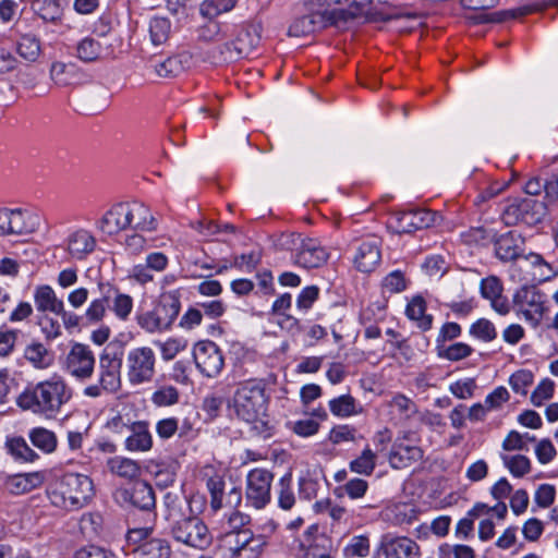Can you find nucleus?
Wrapping results in <instances>:
<instances>
[{"instance_id":"obj_34","label":"nucleus","mask_w":558,"mask_h":558,"mask_svg":"<svg viewBox=\"0 0 558 558\" xmlns=\"http://www.w3.org/2000/svg\"><path fill=\"white\" fill-rule=\"evenodd\" d=\"M417 511L414 506L407 502H398L386 508L385 517L396 525L410 524L416 519Z\"/></svg>"},{"instance_id":"obj_5","label":"nucleus","mask_w":558,"mask_h":558,"mask_svg":"<svg viewBox=\"0 0 558 558\" xmlns=\"http://www.w3.org/2000/svg\"><path fill=\"white\" fill-rule=\"evenodd\" d=\"M180 308L179 293L177 291L165 292L150 311L137 314L136 322L148 333H161L173 325Z\"/></svg>"},{"instance_id":"obj_9","label":"nucleus","mask_w":558,"mask_h":558,"mask_svg":"<svg viewBox=\"0 0 558 558\" xmlns=\"http://www.w3.org/2000/svg\"><path fill=\"white\" fill-rule=\"evenodd\" d=\"M512 305L517 315L533 328L538 327L547 311L545 294L531 286H523L514 292Z\"/></svg>"},{"instance_id":"obj_3","label":"nucleus","mask_w":558,"mask_h":558,"mask_svg":"<svg viewBox=\"0 0 558 558\" xmlns=\"http://www.w3.org/2000/svg\"><path fill=\"white\" fill-rule=\"evenodd\" d=\"M267 404L265 384L258 379L239 384L232 398V407L238 417L251 424L265 438L270 436V427L266 421Z\"/></svg>"},{"instance_id":"obj_10","label":"nucleus","mask_w":558,"mask_h":558,"mask_svg":"<svg viewBox=\"0 0 558 558\" xmlns=\"http://www.w3.org/2000/svg\"><path fill=\"white\" fill-rule=\"evenodd\" d=\"M40 216L28 209L0 208V236L27 235L38 230Z\"/></svg>"},{"instance_id":"obj_21","label":"nucleus","mask_w":558,"mask_h":558,"mask_svg":"<svg viewBox=\"0 0 558 558\" xmlns=\"http://www.w3.org/2000/svg\"><path fill=\"white\" fill-rule=\"evenodd\" d=\"M63 247L70 259L83 260L92 254L96 247V239L84 229L72 231L64 240Z\"/></svg>"},{"instance_id":"obj_55","label":"nucleus","mask_w":558,"mask_h":558,"mask_svg":"<svg viewBox=\"0 0 558 558\" xmlns=\"http://www.w3.org/2000/svg\"><path fill=\"white\" fill-rule=\"evenodd\" d=\"M555 383L549 378L542 379L531 393V402L535 407H542L545 401L553 398Z\"/></svg>"},{"instance_id":"obj_51","label":"nucleus","mask_w":558,"mask_h":558,"mask_svg":"<svg viewBox=\"0 0 558 558\" xmlns=\"http://www.w3.org/2000/svg\"><path fill=\"white\" fill-rule=\"evenodd\" d=\"M109 307L119 319L126 320L133 310V299L129 294L113 291Z\"/></svg>"},{"instance_id":"obj_58","label":"nucleus","mask_w":558,"mask_h":558,"mask_svg":"<svg viewBox=\"0 0 558 558\" xmlns=\"http://www.w3.org/2000/svg\"><path fill=\"white\" fill-rule=\"evenodd\" d=\"M350 557H366L369 554V539L366 535H356L351 538L344 548Z\"/></svg>"},{"instance_id":"obj_57","label":"nucleus","mask_w":558,"mask_h":558,"mask_svg":"<svg viewBox=\"0 0 558 558\" xmlns=\"http://www.w3.org/2000/svg\"><path fill=\"white\" fill-rule=\"evenodd\" d=\"M477 389L474 378H463L452 383L449 386V391L458 399L472 398Z\"/></svg>"},{"instance_id":"obj_19","label":"nucleus","mask_w":558,"mask_h":558,"mask_svg":"<svg viewBox=\"0 0 558 558\" xmlns=\"http://www.w3.org/2000/svg\"><path fill=\"white\" fill-rule=\"evenodd\" d=\"M439 218L436 213L428 209L411 210L397 215L395 228L399 233H411L435 226Z\"/></svg>"},{"instance_id":"obj_49","label":"nucleus","mask_w":558,"mask_h":558,"mask_svg":"<svg viewBox=\"0 0 558 558\" xmlns=\"http://www.w3.org/2000/svg\"><path fill=\"white\" fill-rule=\"evenodd\" d=\"M25 359L36 368H47L51 360L48 354V350L43 343L34 342L25 348Z\"/></svg>"},{"instance_id":"obj_13","label":"nucleus","mask_w":558,"mask_h":558,"mask_svg":"<svg viewBox=\"0 0 558 558\" xmlns=\"http://www.w3.org/2000/svg\"><path fill=\"white\" fill-rule=\"evenodd\" d=\"M274 475L266 469H253L246 475L245 498L255 509H263L271 499Z\"/></svg>"},{"instance_id":"obj_31","label":"nucleus","mask_w":558,"mask_h":558,"mask_svg":"<svg viewBox=\"0 0 558 558\" xmlns=\"http://www.w3.org/2000/svg\"><path fill=\"white\" fill-rule=\"evenodd\" d=\"M426 302L421 295L413 296L409 302L405 314L409 319L416 322L417 327L426 331L432 328L433 316L425 314Z\"/></svg>"},{"instance_id":"obj_7","label":"nucleus","mask_w":558,"mask_h":558,"mask_svg":"<svg viewBox=\"0 0 558 558\" xmlns=\"http://www.w3.org/2000/svg\"><path fill=\"white\" fill-rule=\"evenodd\" d=\"M311 13L294 19L289 28L288 35L291 37H303L314 33L316 29L325 27L328 24L341 25L354 16L348 10H316L310 9Z\"/></svg>"},{"instance_id":"obj_32","label":"nucleus","mask_w":558,"mask_h":558,"mask_svg":"<svg viewBox=\"0 0 558 558\" xmlns=\"http://www.w3.org/2000/svg\"><path fill=\"white\" fill-rule=\"evenodd\" d=\"M137 558H170L171 547L166 539L151 538L135 548Z\"/></svg>"},{"instance_id":"obj_41","label":"nucleus","mask_w":558,"mask_h":558,"mask_svg":"<svg viewBox=\"0 0 558 558\" xmlns=\"http://www.w3.org/2000/svg\"><path fill=\"white\" fill-rule=\"evenodd\" d=\"M149 38L153 45L159 46L165 44L171 33V22L168 17L154 16L148 23Z\"/></svg>"},{"instance_id":"obj_28","label":"nucleus","mask_w":558,"mask_h":558,"mask_svg":"<svg viewBox=\"0 0 558 558\" xmlns=\"http://www.w3.org/2000/svg\"><path fill=\"white\" fill-rule=\"evenodd\" d=\"M192 57L187 52L171 56L155 65V72L159 77L170 78L183 73L191 64Z\"/></svg>"},{"instance_id":"obj_42","label":"nucleus","mask_w":558,"mask_h":558,"mask_svg":"<svg viewBox=\"0 0 558 558\" xmlns=\"http://www.w3.org/2000/svg\"><path fill=\"white\" fill-rule=\"evenodd\" d=\"M102 50L97 39L85 37L77 43L76 57L85 63L96 62L100 59Z\"/></svg>"},{"instance_id":"obj_8","label":"nucleus","mask_w":558,"mask_h":558,"mask_svg":"<svg viewBox=\"0 0 558 558\" xmlns=\"http://www.w3.org/2000/svg\"><path fill=\"white\" fill-rule=\"evenodd\" d=\"M156 353L147 345L135 347L128 351L125 375L131 385L150 383L156 373Z\"/></svg>"},{"instance_id":"obj_53","label":"nucleus","mask_w":558,"mask_h":558,"mask_svg":"<svg viewBox=\"0 0 558 558\" xmlns=\"http://www.w3.org/2000/svg\"><path fill=\"white\" fill-rule=\"evenodd\" d=\"M470 335L482 341L489 342L497 337V331L490 320L486 318H480L471 325Z\"/></svg>"},{"instance_id":"obj_11","label":"nucleus","mask_w":558,"mask_h":558,"mask_svg":"<svg viewBox=\"0 0 558 558\" xmlns=\"http://www.w3.org/2000/svg\"><path fill=\"white\" fill-rule=\"evenodd\" d=\"M423 457L424 451L418 445L416 434L405 432L395 439L388 461L391 468L401 470L422 461Z\"/></svg>"},{"instance_id":"obj_14","label":"nucleus","mask_w":558,"mask_h":558,"mask_svg":"<svg viewBox=\"0 0 558 558\" xmlns=\"http://www.w3.org/2000/svg\"><path fill=\"white\" fill-rule=\"evenodd\" d=\"M543 209V204L532 198H514L502 209L501 219L507 226L533 225L541 220Z\"/></svg>"},{"instance_id":"obj_30","label":"nucleus","mask_w":558,"mask_h":558,"mask_svg":"<svg viewBox=\"0 0 558 558\" xmlns=\"http://www.w3.org/2000/svg\"><path fill=\"white\" fill-rule=\"evenodd\" d=\"M107 468L112 474L126 480L136 478L141 473L137 461L121 456L108 459Z\"/></svg>"},{"instance_id":"obj_12","label":"nucleus","mask_w":558,"mask_h":558,"mask_svg":"<svg viewBox=\"0 0 558 558\" xmlns=\"http://www.w3.org/2000/svg\"><path fill=\"white\" fill-rule=\"evenodd\" d=\"M95 354L93 350L84 343H74L71 345L63 362L64 371L73 378L85 381L92 378L95 371Z\"/></svg>"},{"instance_id":"obj_45","label":"nucleus","mask_w":558,"mask_h":558,"mask_svg":"<svg viewBox=\"0 0 558 558\" xmlns=\"http://www.w3.org/2000/svg\"><path fill=\"white\" fill-rule=\"evenodd\" d=\"M329 409L336 416L348 417L361 413L362 408L350 395H342L329 401Z\"/></svg>"},{"instance_id":"obj_20","label":"nucleus","mask_w":558,"mask_h":558,"mask_svg":"<svg viewBox=\"0 0 558 558\" xmlns=\"http://www.w3.org/2000/svg\"><path fill=\"white\" fill-rule=\"evenodd\" d=\"M420 546L405 536L386 538L381 542L376 558H418Z\"/></svg>"},{"instance_id":"obj_37","label":"nucleus","mask_w":558,"mask_h":558,"mask_svg":"<svg viewBox=\"0 0 558 558\" xmlns=\"http://www.w3.org/2000/svg\"><path fill=\"white\" fill-rule=\"evenodd\" d=\"M28 437L32 444L45 453H52L57 449L58 439L56 434L45 427L33 428Z\"/></svg>"},{"instance_id":"obj_43","label":"nucleus","mask_w":558,"mask_h":558,"mask_svg":"<svg viewBox=\"0 0 558 558\" xmlns=\"http://www.w3.org/2000/svg\"><path fill=\"white\" fill-rule=\"evenodd\" d=\"M211 468L205 469V476H208L207 480V488L210 493V506L217 511L222 507V496L225 489V481L223 477L217 473H214Z\"/></svg>"},{"instance_id":"obj_2","label":"nucleus","mask_w":558,"mask_h":558,"mask_svg":"<svg viewBox=\"0 0 558 558\" xmlns=\"http://www.w3.org/2000/svg\"><path fill=\"white\" fill-rule=\"evenodd\" d=\"M248 517L240 511H233L228 518L230 531L218 537L217 549L221 558H259L267 545L264 535L255 534L244 526ZM199 558H214L205 555Z\"/></svg>"},{"instance_id":"obj_18","label":"nucleus","mask_w":558,"mask_h":558,"mask_svg":"<svg viewBox=\"0 0 558 558\" xmlns=\"http://www.w3.org/2000/svg\"><path fill=\"white\" fill-rule=\"evenodd\" d=\"M121 360L114 352L105 349L99 356V383L107 392H117L121 388Z\"/></svg>"},{"instance_id":"obj_39","label":"nucleus","mask_w":558,"mask_h":558,"mask_svg":"<svg viewBox=\"0 0 558 558\" xmlns=\"http://www.w3.org/2000/svg\"><path fill=\"white\" fill-rule=\"evenodd\" d=\"M504 466L514 477H523L531 472V461L523 454H510L500 452L499 454Z\"/></svg>"},{"instance_id":"obj_15","label":"nucleus","mask_w":558,"mask_h":558,"mask_svg":"<svg viewBox=\"0 0 558 558\" xmlns=\"http://www.w3.org/2000/svg\"><path fill=\"white\" fill-rule=\"evenodd\" d=\"M193 359L198 371L207 377H216L225 364L221 350L209 340L199 341L194 345Z\"/></svg>"},{"instance_id":"obj_48","label":"nucleus","mask_w":558,"mask_h":558,"mask_svg":"<svg viewBox=\"0 0 558 558\" xmlns=\"http://www.w3.org/2000/svg\"><path fill=\"white\" fill-rule=\"evenodd\" d=\"M376 453L368 447H366L359 457L353 459L349 468L351 472L360 475H371L376 466Z\"/></svg>"},{"instance_id":"obj_35","label":"nucleus","mask_w":558,"mask_h":558,"mask_svg":"<svg viewBox=\"0 0 558 558\" xmlns=\"http://www.w3.org/2000/svg\"><path fill=\"white\" fill-rule=\"evenodd\" d=\"M388 408L390 414L399 421L410 420L417 412L414 401L402 393L395 395L388 402Z\"/></svg>"},{"instance_id":"obj_64","label":"nucleus","mask_w":558,"mask_h":558,"mask_svg":"<svg viewBox=\"0 0 558 558\" xmlns=\"http://www.w3.org/2000/svg\"><path fill=\"white\" fill-rule=\"evenodd\" d=\"M73 558H118L114 553L111 550L96 546V545H88L84 546L80 549H77L74 553Z\"/></svg>"},{"instance_id":"obj_54","label":"nucleus","mask_w":558,"mask_h":558,"mask_svg":"<svg viewBox=\"0 0 558 558\" xmlns=\"http://www.w3.org/2000/svg\"><path fill=\"white\" fill-rule=\"evenodd\" d=\"M526 440L534 441L535 437L529 436V434L522 435L517 430H511L502 440L501 448L506 453L511 451H521L526 449Z\"/></svg>"},{"instance_id":"obj_59","label":"nucleus","mask_w":558,"mask_h":558,"mask_svg":"<svg viewBox=\"0 0 558 558\" xmlns=\"http://www.w3.org/2000/svg\"><path fill=\"white\" fill-rule=\"evenodd\" d=\"M440 558H449L453 555L454 558H475V551L471 546L468 545H449L442 544L439 546Z\"/></svg>"},{"instance_id":"obj_40","label":"nucleus","mask_w":558,"mask_h":558,"mask_svg":"<svg viewBox=\"0 0 558 558\" xmlns=\"http://www.w3.org/2000/svg\"><path fill=\"white\" fill-rule=\"evenodd\" d=\"M131 502L143 510H150L155 507V494L153 487L145 482L134 485L130 496Z\"/></svg>"},{"instance_id":"obj_62","label":"nucleus","mask_w":558,"mask_h":558,"mask_svg":"<svg viewBox=\"0 0 558 558\" xmlns=\"http://www.w3.org/2000/svg\"><path fill=\"white\" fill-rule=\"evenodd\" d=\"M328 541L324 537H317L308 545L303 553V558H331L330 549L326 545Z\"/></svg>"},{"instance_id":"obj_26","label":"nucleus","mask_w":558,"mask_h":558,"mask_svg":"<svg viewBox=\"0 0 558 558\" xmlns=\"http://www.w3.org/2000/svg\"><path fill=\"white\" fill-rule=\"evenodd\" d=\"M44 478L40 472L14 474L5 478L4 487L12 495H22L39 487Z\"/></svg>"},{"instance_id":"obj_33","label":"nucleus","mask_w":558,"mask_h":558,"mask_svg":"<svg viewBox=\"0 0 558 558\" xmlns=\"http://www.w3.org/2000/svg\"><path fill=\"white\" fill-rule=\"evenodd\" d=\"M368 0H304L306 9H317L326 7L325 10L341 9L348 10L356 16V13L365 5Z\"/></svg>"},{"instance_id":"obj_27","label":"nucleus","mask_w":558,"mask_h":558,"mask_svg":"<svg viewBox=\"0 0 558 558\" xmlns=\"http://www.w3.org/2000/svg\"><path fill=\"white\" fill-rule=\"evenodd\" d=\"M129 228L143 231H151L156 229V219L150 209L140 202L128 203Z\"/></svg>"},{"instance_id":"obj_4","label":"nucleus","mask_w":558,"mask_h":558,"mask_svg":"<svg viewBox=\"0 0 558 558\" xmlns=\"http://www.w3.org/2000/svg\"><path fill=\"white\" fill-rule=\"evenodd\" d=\"M94 496V484L89 476L65 473L51 484L48 490L50 502L65 510L86 506Z\"/></svg>"},{"instance_id":"obj_6","label":"nucleus","mask_w":558,"mask_h":558,"mask_svg":"<svg viewBox=\"0 0 558 558\" xmlns=\"http://www.w3.org/2000/svg\"><path fill=\"white\" fill-rule=\"evenodd\" d=\"M170 533L177 543L195 550L208 549L214 541L207 524L195 515L175 520L171 525Z\"/></svg>"},{"instance_id":"obj_52","label":"nucleus","mask_w":558,"mask_h":558,"mask_svg":"<svg viewBox=\"0 0 558 558\" xmlns=\"http://www.w3.org/2000/svg\"><path fill=\"white\" fill-rule=\"evenodd\" d=\"M33 10L45 21H56L60 17L61 5L59 0H33Z\"/></svg>"},{"instance_id":"obj_50","label":"nucleus","mask_w":558,"mask_h":558,"mask_svg":"<svg viewBox=\"0 0 558 558\" xmlns=\"http://www.w3.org/2000/svg\"><path fill=\"white\" fill-rule=\"evenodd\" d=\"M534 383V373L530 369L521 368L510 375L508 384L514 393L526 396L529 388Z\"/></svg>"},{"instance_id":"obj_60","label":"nucleus","mask_w":558,"mask_h":558,"mask_svg":"<svg viewBox=\"0 0 558 558\" xmlns=\"http://www.w3.org/2000/svg\"><path fill=\"white\" fill-rule=\"evenodd\" d=\"M279 507L283 510H290L295 504V497L291 488V476H284L280 480V492L278 497Z\"/></svg>"},{"instance_id":"obj_24","label":"nucleus","mask_w":558,"mask_h":558,"mask_svg":"<svg viewBox=\"0 0 558 558\" xmlns=\"http://www.w3.org/2000/svg\"><path fill=\"white\" fill-rule=\"evenodd\" d=\"M129 228L128 203L112 206L99 221V229L107 234H116Z\"/></svg>"},{"instance_id":"obj_17","label":"nucleus","mask_w":558,"mask_h":558,"mask_svg":"<svg viewBox=\"0 0 558 558\" xmlns=\"http://www.w3.org/2000/svg\"><path fill=\"white\" fill-rule=\"evenodd\" d=\"M518 268L526 270L531 268L532 276L525 274H514L513 277L520 280L545 282L554 279L558 275V270L547 263L539 254L531 253L518 259Z\"/></svg>"},{"instance_id":"obj_25","label":"nucleus","mask_w":558,"mask_h":558,"mask_svg":"<svg viewBox=\"0 0 558 558\" xmlns=\"http://www.w3.org/2000/svg\"><path fill=\"white\" fill-rule=\"evenodd\" d=\"M131 434L126 437L124 446L128 451L146 452L153 447V436L148 423L145 421L134 422L130 426Z\"/></svg>"},{"instance_id":"obj_29","label":"nucleus","mask_w":558,"mask_h":558,"mask_svg":"<svg viewBox=\"0 0 558 558\" xmlns=\"http://www.w3.org/2000/svg\"><path fill=\"white\" fill-rule=\"evenodd\" d=\"M34 302L38 312H50L56 315L63 312L64 303L50 286H38L34 292Z\"/></svg>"},{"instance_id":"obj_63","label":"nucleus","mask_w":558,"mask_h":558,"mask_svg":"<svg viewBox=\"0 0 558 558\" xmlns=\"http://www.w3.org/2000/svg\"><path fill=\"white\" fill-rule=\"evenodd\" d=\"M220 53L225 61L232 62L245 57L248 53V50L241 45L240 39H236L235 41L226 43L220 48Z\"/></svg>"},{"instance_id":"obj_44","label":"nucleus","mask_w":558,"mask_h":558,"mask_svg":"<svg viewBox=\"0 0 558 558\" xmlns=\"http://www.w3.org/2000/svg\"><path fill=\"white\" fill-rule=\"evenodd\" d=\"M110 306V294H104L100 298H96L90 301L87 308L84 312L83 318L89 325L100 323Z\"/></svg>"},{"instance_id":"obj_23","label":"nucleus","mask_w":558,"mask_h":558,"mask_svg":"<svg viewBox=\"0 0 558 558\" xmlns=\"http://www.w3.org/2000/svg\"><path fill=\"white\" fill-rule=\"evenodd\" d=\"M481 294L484 299L488 300L490 306L500 315H507L510 311V305L506 296L502 295V283L495 277L490 276L481 281Z\"/></svg>"},{"instance_id":"obj_16","label":"nucleus","mask_w":558,"mask_h":558,"mask_svg":"<svg viewBox=\"0 0 558 558\" xmlns=\"http://www.w3.org/2000/svg\"><path fill=\"white\" fill-rule=\"evenodd\" d=\"M292 243L296 246L294 262L304 268L320 267L328 259L326 250L314 239L292 235Z\"/></svg>"},{"instance_id":"obj_61","label":"nucleus","mask_w":558,"mask_h":558,"mask_svg":"<svg viewBox=\"0 0 558 558\" xmlns=\"http://www.w3.org/2000/svg\"><path fill=\"white\" fill-rule=\"evenodd\" d=\"M178 390L172 386L162 387L151 396V401L158 407H168L178 402Z\"/></svg>"},{"instance_id":"obj_47","label":"nucleus","mask_w":558,"mask_h":558,"mask_svg":"<svg viewBox=\"0 0 558 558\" xmlns=\"http://www.w3.org/2000/svg\"><path fill=\"white\" fill-rule=\"evenodd\" d=\"M5 447L9 453L15 459L24 462H34L38 454L27 445L22 437H13L7 440Z\"/></svg>"},{"instance_id":"obj_1","label":"nucleus","mask_w":558,"mask_h":558,"mask_svg":"<svg viewBox=\"0 0 558 558\" xmlns=\"http://www.w3.org/2000/svg\"><path fill=\"white\" fill-rule=\"evenodd\" d=\"M72 398V390L63 377L53 375L27 387L16 400L17 405L46 418L56 417Z\"/></svg>"},{"instance_id":"obj_56","label":"nucleus","mask_w":558,"mask_h":558,"mask_svg":"<svg viewBox=\"0 0 558 558\" xmlns=\"http://www.w3.org/2000/svg\"><path fill=\"white\" fill-rule=\"evenodd\" d=\"M161 356L165 361L173 360L181 351L187 347V341L181 338H169L159 342Z\"/></svg>"},{"instance_id":"obj_22","label":"nucleus","mask_w":558,"mask_h":558,"mask_svg":"<svg viewBox=\"0 0 558 558\" xmlns=\"http://www.w3.org/2000/svg\"><path fill=\"white\" fill-rule=\"evenodd\" d=\"M380 242L377 239L363 241L357 247L353 258L354 266L362 272L373 271L380 263Z\"/></svg>"},{"instance_id":"obj_38","label":"nucleus","mask_w":558,"mask_h":558,"mask_svg":"<svg viewBox=\"0 0 558 558\" xmlns=\"http://www.w3.org/2000/svg\"><path fill=\"white\" fill-rule=\"evenodd\" d=\"M496 256L505 262L519 259L521 252L519 239L511 233L500 236L495 244Z\"/></svg>"},{"instance_id":"obj_46","label":"nucleus","mask_w":558,"mask_h":558,"mask_svg":"<svg viewBox=\"0 0 558 558\" xmlns=\"http://www.w3.org/2000/svg\"><path fill=\"white\" fill-rule=\"evenodd\" d=\"M16 52L28 62H35L41 52L39 39L31 34L21 36L16 44Z\"/></svg>"},{"instance_id":"obj_36","label":"nucleus","mask_w":558,"mask_h":558,"mask_svg":"<svg viewBox=\"0 0 558 558\" xmlns=\"http://www.w3.org/2000/svg\"><path fill=\"white\" fill-rule=\"evenodd\" d=\"M238 4V0H203L199 4V14L209 21L231 12Z\"/></svg>"}]
</instances>
